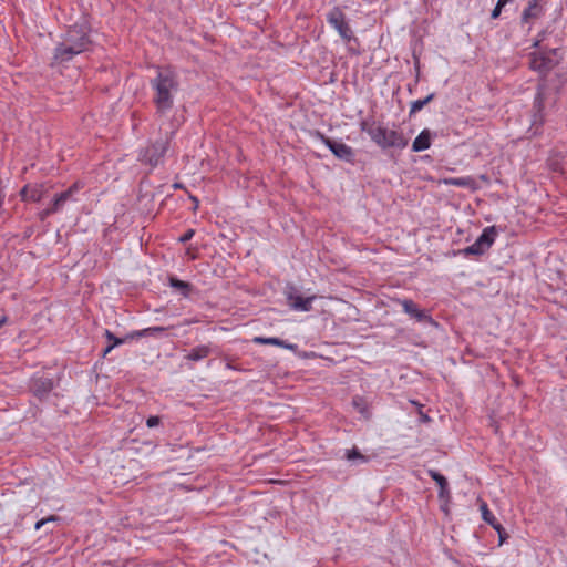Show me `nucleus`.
Listing matches in <instances>:
<instances>
[{
  "label": "nucleus",
  "mask_w": 567,
  "mask_h": 567,
  "mask_svg": "<svg viewBox=\"0 0 567 567\" xmlns=\"http://www.w3.org/2000/svg\"><path fill=\"white\" fill-rule=\"evenodd\" d=\"M153 90V103L156 113L167 114L174 106L175 97L179 92V82L176 73L171 69L159 68L157 74L150 82Z\"/></svg>",
  "instance_id": "f257e3e1"
},
{
  "label": "nucleus",
  "mask_w": 567,
  "mask_h": 567,
  "mask_svg": "<svg viewBox=\"0 0 567 567\" xmlns=\"http://www.w3.org/2000/svg\"><path fill=\"white\" fill-rule=\"evenodd\" d=\"M86 23H75L65 33L63 41L54 50V59L68 62L74 55L87 51L92 44Z\"/></svg>",
  "instance_id": "f03ea898"
},
{
  "label": "nucleus",
  "mask_w": 567,
  "mask_h": 567,
  "mask_svg": "<svg viewBox=\"0 0 567 567\" xmlns=\"http://www.w3.org/2000/svg\"><path fill=\"white\" fill-rule=\"evenodd\" d=\"M361 130L381 148H405L409 144L408 137L396 130H389L381 124L361 123Z\"/></svg>",
  "instance_id": "7ed1b4c3"
},
{
  "label": "nucleus",
  "mask_w": 567,
  "mask_h": 567,
  "mask_svg": "<svg viewBox=\"0 0 567 567\" xmlns=\"http://www.w3.org/2000/svg\"><path fill=\"white\" fill-rule=\"evenodd\" d=\"M558 49L543 50L530 53L529 65L530 69L539 73H546L555 68L558 63Z\"/></svg>",
  "instance_id": "20e7f679"
},
{
  "label": "nucleus",
  "mask_w": 567,
  "mask_h": 567,
  "mask_svg": "<svg viewBox=\"0 0 567 567\" xmlns=\"http://www.w3.org/2000/svg\"><path fill=\"white\" fill-rule=\"evenodd\" d=\"M327 22L333 28L340 38L347 42L351 41L353 31L340 7H333L326 16Z\"/></svg>",
  "instance_id": "39448f33"
},
{
  "label": "nucleus",
  "mask_w": 567,
  "mask_h": 567,
  "mask_svg": "<svg viewBox=\"0 0 567 567\" xmlns=\"http://www.w3.org/2000/svg\"><path fill=\"white\" fill-rule=\"evenodd\" d=\"M168 143L169 141L167 137L155 141L145 150L141 151L140 159L151 167H156L162 163L163 157L167 152Z\"/></svg>",
  "instance_id": "423d86ee"
},
{
  "label": "nucleus",
  "mask_w": 567,
  "mask_h": 567,
  "mask_svg": "<svg viewBox=\"0 0 567 567\" xmlns=\"http://www.w3.org/2000/svg\"><path fill=\"white\" fill-rule=\"evenodd\" d=\"M320 138L337 158L348 163H352L354 161V151L349 145L333 141L324 135H320Z\"/></svg>",
  "instance_id": "0eeeda50"
},
{
  "label": "nucleus",
  "mask_w": 567,
  "mask_h": 567,
  "mask_svg": "<svg viewBox=\"0 0 567 567\" xmlns=\"http://www.w3.org/2000/svg\"><path fill=\"white\" fill-rule=\"evenodd\" d=\"M287 301L292 310L296 311H309L312 308V301L316 299V296H310L303 298L298 293V290L290 286L286 290Z\"/></svg>",
  "instance_id": "6e6552de"
},
{
  "label": "nucleus",
  "mask_w": 567,
  "mask_h": 567,
  "mask_svg": "<svg viewBox=\"0 0 567 567\" xmlns=\"http://www.w3.org/2000/svg\"><path fill=\"white\" fill-rule=\"evenodd\" d=\"M404 313L409 315L411 318H414L419 322H426L430 324H434L433 318L425 311L417 307V305L411 299H401L398 301Z\"/></svg>",
  "instance_id": "1a4fd4ad"
},
{
  "label": "nucleus",
  "mask_w": 567,
  "mask_h": 567,
  "mask_svg": "<svg viewBox=\"0 0 567 567\" xmlns=\"http://www.w3.org/2000/svg\"><path fill=\"white\" fill-rule=\"evenodd\" d=\"M54 383L51 378L45 375H34L31 379L30 389L32 393L40 400L45 399L53 390Z\"/></svg>",
  "instance_id": "9d476101"
},
{
  "label": "nucleus",
  "mask_w": 567,
  "mask_h": 567,
  "mask_svg": "<svg viewBox=\"0 0 567 567\" xmlns=\"http://www.w3.org/2000/svg\"><path fill=\"white\" fill-rule=\"evenodd\" d=\"M82 188L79 182L72 184L66 190L56 194L52 200V209L61 212L68 202L75 200L74 195Z\"/></svg>",
  "instance_id": "9b49d317"
},
{
  "label": "nucleus",
  "mask_w": 567,
  "mask_h": 567,
  "mask_svg": "<svg viewBox=\"0 0 567 567\" xmlns=\"http://www.w3.org/2000/svg\"><path fill=\"white\" fill-rule=\"evenodd\" d=\"M44 195L45 189L42 184L25 185L20 192L22 200H30L34 203L40 202Z\"/></svg>",
  "instance_id": "f8f14e48"
},
{
  "label": "nucleus",
  "mask_w": 567,
  "mask_h": 567,
  "mask_svg": "<svg viewBox=\"0 0 567 567\" xmlns=\"http://www.w3.org/2000/svg\"><path fill=\"white\" fill-rule=\"evenodd\" d=\"M534 109L536 110L532 116V126L535 127V133L544 123V96L542 91H538L534 99Z\"/></svg>",
  "instance_id": "ddd939ff"
},
{
  "label": "nucleus",
  "mask_w": 567,
  "mask_h": 567,
  "mask_svg": "<svg viewBox=\"0 0 567 567\" xmlns=\"http://www.w3.org/2000/svg\"><path fill=\"white\" fill-rule=\"evenodd\" d=\"M215 348L208 344H200L192 348L188 353L185 355V359L197 362L207 358L209 354L214 352Z\"/></svg>",
  "instance_id": "4468645a"
},
{
  "label": "nucleus",
  "mask_w": 567,
  "mask_h": 567,
  "mask_svg": "<svg viewBox=\"0 0 567 567\" xmlns=\"http://www.w3.org/2000/svg\"><path fill=\"white\" fill-rule=\"evenodd\" d=\"M432 132L427 128H424L413 141L412 151L415 153L423 152L431 147L432 143Z\"/></svg>",
  "instance_id": "2eb2a0df"
},
{
  "label": "nucleus",
  "mask_w": 567,
  "mask_h": 567,
  "mask_svg": "<svg viewBox=\"0 0 567 567\" xmlns=\"http://www.w3.org/2000/svg\"><path fill=\"white\" fill-rule=\"evenodd\" d=\"M480 509H481V513H482V518L487 523L489 524L497 533H498V536H499V540L501 543L504 542V536H503V533H504V528L502 527V525L496 520L495 516L493 515V513L488 509L487 507V504L485 502H483L480 506Z\"/></svg>",
  "instance_id": "dca6fc26"
},
{
  "label": "nucleus",
  "mask_w": 567,
  "mask_h": 567,
  "mask_svg": "<svg viewBox=\"0 0 567 567\" xmlns=\"http://www.w3.org/2000/svg\"><path fill=\"white\" fill-rule=\"evenodd\" d=\"M497 231L495 226H489L483 229L482 234L477 237L476 241L487 251L495 241Z\"/></svg>",
  "instance_id": "f3484780"
},
{
  "label": "nucleus",
  "mask_w": 567,
  "mask_h": 567,
  "mask_svg": "<svg viewBox=\"0 0 567 567\" xmlns=\"http://www.w3.org/2000/svg\"><path fill=\"white\" fill-rule=\"evenodd\" d=\"M497 231L495 226H489L483 229L482 234L477 237L476 241L487 251L495 241Z\"/></svg>",
  "instance_id": "a211bd4d"
},
{
  "label": "nucleus",
  "mask_w": 567,
  "mask_h": 567,
  "mask_svg": "<svg viewBox=\"0 0 567 567\" xmlns=\"http://www.w3.org/2000/svg\"><path fill=\"white\" fill-rule=\"evenodd\" d=\"M544 14L543 6H527L522 14V21L529 23L532 20L538 19Z\"/></svg>",
  "instance_id": "6ab92c4d"
},
{
  "label": "nucleus",
  "mask_w": 567,
  "mask_h": 567,
  "mask_svg": "<svg viewBox=\"0 0 567 567\" xmlns=\"http://www.w3.org/2000/svg\"><path fill=\"white\" fill-rule=\"evenodd\" d=\"M445 185L456 186V187H465V188H474L475 181L472 177H450L445 178Z\"/></svg>",
  "instance_id": "aec40b11"
},
{
  "label": "nucleus",
  "mask_w": 567,
  "mask_h": 567,
  "mask_svg": "<svg viewBox=\"0 0 567 567\" xmlns=\"http://www.w3.org/2000/svg\"><path fill=\"white\" fill-rule=\"evenodd\" d=\"M429 474H430L431 478L433 481H435L440 487V492H439L440 497H444L445 495H447L449 494L447 480L442 474H440L439 472L433 471V470L429 471Z\"/></svg>",
  "instance_id": "412c9836"
},
{
  "label": "nucleus",
  "mask_w": 567,
  "mask_h": 567,
  "mask_svg": "<svg viewBox=\"0 0 567 567\" xmlns=\"http://www.w3.org/2000/svg\"><path fill=\"white\" fill-rule=\"evenodd\" d=\"M352 405L364 419L370 417V406L363 398L354 396L352 399Z\"/></svg>",
  "instance_id": "4be33fe9"
},
{
  "label": "nucleus",
  "mask_w": 567,
  "mask_h": 567,
  "mask_svg": "<svg viewBox=\"0 0 567 567\" xmlns=\"http://www.w3.org/2000/svg\"><path fill=\"white\" fill-rule=\"evenodd\" d=\"M344 457L352 463H368L369 457L363 455L357 447L346 450Z\"/></svg>",
  "instance_id": "5701e85b"
},
{
  "label": "nucleus",
  "mask_w": 567,
  "mask_h": 567,
  "mask_svg": "<svg viewBox=\"0 0 567 567\" xmlns=\"http://www.w3.org/2000/svg\"><path fill=\"white\" fill-rule=\"evenodd\" d=\"M435 94L434 93H430L426 97L422 99V100H415L411 103V107H410V115H413L417 112H420L426 104H429L433 99H434Z\"/></svg>",
  "instance_id": "b1692460"
},
{
  "label": "nucleus",
  "mask_w": 567,
  "mask_h": 567,
  "mask_svg": "<svg viewBox=\"0 0 567 567\" xmlns=\"http://www.w3.org/2000/svg\"><path fill=\"white\" fill-rule=\"evenodd\" d=\"M171 286L181 290L182 295L187 297L190 291V285L186 281L179 280L177 278H171Z\"/></svg>",
  "instance_id": "393cba45"
},
{
  "label": "nucleus",
  "mask_w": 567,
  "mask_h": 567,
  "mask_svg": "<svg viewBox=\"0 0 567 567\" xmlns=\"http://www.w3.org/2000/svg\"><path fill=\"white\" fill-rule=\"evenodd\" d=\"M485 251L486 250L481 246V244L475 240L472 245H470L468 247L464 248L462 250V254L464 256H468V255L481 256Z\"/></svg>",
  "instance_id": "a878e982"
},
{
  "label": "nucleus",
  "mask_w": 567,
  "mask_h": 567,
  "mask_svg": "<svg viewBox=\"0 0 567 567\" xmlns=\"http://www.w3.org/2000/svg\"><path fill=\"white\" fill-rule=\"evenodd\" d=\"M252 342L256 344L278 346L280 344V339L276 337H255Z\"/></svg>",
  "instance_id": "bb28decb"
},
{
  "label": "nucleus",
  "mask_w": 567,
  "mask_h": 567,
  "mask_svg": "<svg viewBox=\"0 0 567 567\" xmlns=\"http://www.w3.org/2000/svg\"><path fill=\"white\" fill-rule=\"evenodd\" d=\"M166 331L165 327H148L144 329L146 337L158 338Z\"/></svg>",
  "instance_id": "cd10ccee"
},
{
  "label": "nucleus",
  "mask_w": 567,
  "mask_h": 567,
  "mask_svg": "<svg viewBox=\"0 0 567 567\" xmlns=\"http://www.w3.org/2000/svg\"><path fill=\"white\" fill-rule=\"evenodd\" d=\"M104 334L107 341L114 346V348L126 342V338H117L110 330H105Z\"/></svg>",
  "instance_id": "c85d7f7f"
},
{
  "label": "nucleus",
  "mask_w": 567,
  "mask_h": 567,
  "mask_svg": "<svg viewBox=\"0 0 567 567\" xmlns=\"http://www.w3.org/2000/svg\"><path fill=\"white\" fill-rule=\"evenodd\" d=\"M509 2V0H498L495 8L492 10L491 18L497 19L501 16L502 9Z\"/></svg>",
  "instance_id": "c756f323"
},
{
  "label": "nucleus",
  "mask_w": 567,
  "mask_h": 567,
  "mask_svg": "<svg viewBox=\"0 0 567 567\" xmlns=\"http://www.w3.org/2000/svg\"><path fill=\"white\" fill-rule=\"evenodd\" d=\"M58 519H59V518H58L56 516H54V515L49 516V517H47V518H42V519H40L39 522H37V523H35L34 528H35L37 530H39V529H40L42 526H44L47 523H49V522H55V520H58Z\"/></svg>",
  "instance_id": "7c9ffc66"
},
{
  "label": "nucleus",
  "mask_w": 567,
  "mask_h": 567,
  "mask_svg": "<svg viewBox=\"0 0 567 567\" xmlns=\"http://www.w3.org/2000/svg\"><path fill=\"white\" fill-rule=\"evenodd\" d=\"M52 209V203L50 204L49 207H47L45 209H43L42 212H40L39 214V217L41 220H44L45 218H48L50 215H53V214H56L59 213L58 210H51Z\"/></svg>",
  "instance_id": "2f4dec72"
},
{
  "label": "nucleus",
  "mask_w": 567,
  "mask_h": 567,
  "mask_svg": "<svg viewBox=\"0 0 567 567\" xmlns=\"http://www.w3.org/2000/svg\"><path fill=\"white\" fill-rule=\"evenodd\" d=\"M195 235V230L194 229H187L179 238L178 240L181 243H187L188 240H190Z\"/></svg>",
  "instance_id": "473e14b6"
},
{
  "label": "nucleus",
  "mask_w": 567,
  "mask_h": 567,
  "mask_svg": "<svg viewBox=\"0 0 567 567\" xmlns=\"http://www.w3.org/2000/svg\"><path fill=\"white\" fill-rule=\"evenodd\" d=\"M143 337H146L144 333V329L133 331V332L128 333L125 338L127 341V340L138 339V338H143Z\"/></svg>",
  "instance_id": "72a5a7b5"
},
{
  "label": "nucleus",
  "mask_w": 567,
  "mask_h": 567,
  "mask_svg": "<svg viewBox=\"0 0 567 567\" xmlns=\"http://www.w3.org/2000/svg\"><path fill=\"white\" fill-rule=\"evenodd\" d=\"M159 423H161V419L156 415H152V416L147 417V420H146L147 427H155Z\"/></svg>",
  "instance_id": "f704fd0d"
},
{
  "label": "nucleus",
  "mask_w": 567,
  "mask_h": 567,
  "mask_svg": "<svg viewBox=\"0 0 567 567\" xmlns=\"http://www.w3.org/2000/svg\"><path fill=\"white\" fill-rule=\"evenodd\" d=\"M277 347H281V348H285V349H288V350H291V351H295L298 346L295 344V343H289L282 339H280V344H278Z\"/></svg>",
  "instance_id": "c9c22d12"
},
{
  "label": "nucleus",
  "mask_w": 567,
  "mask_h": 567,
  "mask_svg": "<svg viewBox=\"0 0 567 567\" xmlns=\"http://www.w3.org/2000/svg\"><path fill=\"white\" fill-rule=\"evenodd\" d=\"M545 32L538 34L537 39L534 41L533 47L539 48L540 42L544 40Z\"/></svg>",
  "instance_id": "e433bc0d"
},
{
  "label": "nucleus",
  "mask_w": 567,
  "mask_h": 567,
  "mask_svg": "<svg viewBox=\"0 0 567 567\" xmlns=\"http://www.w3.org/2000/svg\"><path fill=\"white\" fill-rule=\"evenodd\" d=\"M114 349V346L109 342V346L103 350V355H107L112 350Z\"/></svg>",
  "instance_id": "4c0bfd02"
},
{
  "label": "nucleus",
  "mask_w": 567,
  "mask_h": 567,
  "mask_svg": "<svg viewBox=\"0 0 567 567\" xmlns=\"http://www.w3.org/2000/svg\"><path fill=\"white\" fill-rule=\"evenodd\" d=\"M528 6H542L539 0H529Z\"/></svg>",
  "instance_id": "58836bf2"
},
{
  "label": "nucleus",
  "mask_w": 567,
  "mask_h": 567,
  "mask_svg": "<svg viewBox=\"0 0 567 567\" xmlns=\"http://www.w3.org/2000/svg\"><path fill=\"white\" fill-rule=\"evenodd\" d=\"M7 322V317L3 316L0 318V328Z\"/></svg>",
  "instance_id": "ea45409f"
}]
</instances>
